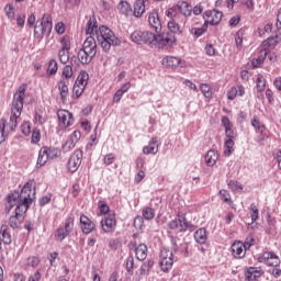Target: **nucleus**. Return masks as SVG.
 I'll list each match as a JSON object with an SVG mask.
<instances>
[{"instance_id": "obj_1", "label": "nucleus", "mask_w": 281, "mask_h": 281, "mask_svg": "<svg viewBox=\"0 0 281 281\" xmlns=\"http://www.w3.org/2000/svg\"><path fill=\"white\" fill-rule=\"evenodd\" d=\"M34 201V192L32 191V183L26 182L21 192H14L8 196L7 212L10 213L12 207H15V215L9 217V225L12 229H19L21 218L30 210V205Z\"/></svg>"}, {"instance_id": "obj_2", "label": "nucleus", "mask_w": 281, "mask_h": 281, "mask_svg": "<svg viewBox=\"0 0 281 281\" xmlns=\"http://www.w3.org/2000/svg\"><path fill=\"white\" fill-rule=\"evenodd\" d=\"M25 85L19 87L18 91L14 94L13 103L11 108V117L9 122L10 131H14L18 126L16 119L21 117V113L23 111V100H25Z\"/></svg>"}, {"instance_id": "obj_3", "label": "nucleus", "mask_w": 281, "mask_h": 281, "mask_svg": "<svg viewBox=\"0 0 281 281\" xmlns=\"http://www.w3.org/2000/svg\"><path fill=\"white\" fill-rule=\"evenodd\" d=\"M97 41L105 53L111 50L112 45L119 46L122 43L120 38L115 36V33H113L112 30L106 26L99 27V33H97Z\"/></svg>"}, {"instance_id": "obj_4", "label": "nucleus", "mask_w": 281, "mask_h": 281, "mask_svg": "<svg viewBox=\"0 0 281 281\" xmlns=\"http://www.w3.org/2000/svg\"><path fill=\"white\" fill-rule=\"evenodd\" d=\"M52 34V15L45 13L42 20H37L34 27V38L42 41L43 36H49Z\"/></svg>"}, {"instance_id": "obj_5", "label": "nucleus", "mask_w": 281, "mask_h": 281, "mask_svg": "<svg viewBox=\"0 0 281 281\" xmlns=\"http://www.w3.org/2000/svg\"><path fill=\"white\" fill-rule=\"evenodd\" d=\"M87 85H89V74L87 71H81L72 87V95H75V98H80V95L85 93Z\"/></svg>"}, {"instance_id": "obj_6", "label": "nucleus", "mask_w": 281, "mask_h": 281, "mask_svg": "<svg viewBox=\"0 0 281 281\" xmlns=\"http://www.w3.org/2000/svg\"><path fill=\"white\" fill-rule=\"evenodd\" d=\"M169 229H176L177 232H194V225L186 220V216L178 215V220L169 222Z\"/></svg>"}, {"instance_id": "obj_7", "label": "nucleus", "mask_w": 281, "mask_h": 281, "mask_svg": "<svg viewBox=\"0 0 281 281\" xmlns=\"http://www.w3.org/2000/svg\"><path fill=\"white\" fill-rule=\"evenodd\" d=\"M58 117V126L61 131L65 128H69V126H74V114L67 110H59L57 112Z\"/></svg>"}, {"instance_id": "obj_8", "label": "nucleus", "mask_w": 281, "mask_h": 281, "mask_svg": "<svg viewBox=\"0 0 281 281\" xmlns=\"http://www.w3.org/2000/svg\"><path fill=\"white\" fill-rule=\"evenodd\" d=\"M101 228L105 234H111L115 232L117 227V222L115 221V214L105 215L100 222Z\"/></svg>"}, {"instance_id": "obj_9", "label": "nucleus", "mask_w": 281, "mask_h": 281, "mask_svg": "<svg viewBox=\"0 0 281 281\" xmlns=\"http://www.w3.org/2000/svg\"><path fill=\"white\" fill-rule=\"evenodd\" d=\"M82 164V150L76 149L69 160H68V170L69 172H76L79 168L80 165Z\"/></svg>"}, {"instance_id": "obj_10", "label": "nucleus", "mask_w": 281, "mask_h": 281, "mask_svg": "<svg viewBox=\"0 0 281 281\" xmlns=\"http://www.w3.org/2000/svg\"><path fill=\"white\" fill-rule=\"evenodd\" d=\"M267 56H268V59L270 60V63L276 61L277 56L274 55V53H270L269 49L263 48L260 50L258 58L252 59L251 66L254 68L260 67V65H262L265 63V59L267 58Z\"/></svg>"}, {"instance_id": "obj_11", "label": "nucleus", "mask_w": 281, "mask_h": 281, "mask_svg": "<svg viewBox=\"0 0 281 281\" xmlns=\"http://www.w3.org/2000/svg\"><path fill=\"white\" fill-rule=\"evenodd\" d=\"M258 262H262L268 267H279L280 266V257H278L273 252H263L262 256L258 258Z\"/></svg>"}, {"instance_id": "obj_12", "label": "nucleus", "mask_w": 281, "mask_h": 281, "mask_svg": "<svg viewBox=\"0 0 281 281\" xmlns=\"http://www.w3.org/2000/svg\"><path fill=\"white\" fill-rule=\"evenodd\" d=\"M148 23L155 32H161V20L159 19V12L153 10L148 15Z\"/></svg>"}, {"instance_id": "obj_13", "label": "nucleus", "mask_w": 281, "mask_h": 281, "mask_svg": "<svg viewBox=\"0 0 281 281\" xmlns=\"http://www.w3.org/2000/svg\"><path fill=\"white\" fill-rule=\"evenodd\" d=\"M205 15L207 16L206 23L210 25H218L223 19V12L218 10L206 11Z\"/></svg>"}, {"instance_id": "obj_14", "label": "nucleus", "mask_w": 281, "mask_h": 281, "mask_svg": "<svg viewBox=\"0 0 281 281\" xmlns=\"http://www.w3.org/2000/svg\"><path fill=\"white\" fill-rule=\"evenodd\" d=\"M82 49L95 56L98 54V44L93 36H88L82 45Z\"/></svg>"}, {"instance_id": "obj_15", "label": "nucleus", "mask_w": 281, "mask_h": 281, "mask_svg": "<svg viewBox=\"0 0 281 281\" xmlns=\"http://www.w3.org/2000/svg\"><path fill=\"white\" fill-rule=\"evenodd\" d=\"M80 225L83 234H91L95 229V223H93L86 215L80 216Z\"/></svg>"}, {"instance_id": "obj_16", "label": "nucleus", "mask_w": 281, "mask_h": 281, "mask_svg": "<svg viewBox=\"0 0 281 281\" xmlns=\"http://www.w3.org/2000/svg\"><path fill=\"white\" fill-rule=\"evenodd\" d=\"M232 251L234 258H245V254H247V249L245 248L243 241H235L232 245Z\"/></svg>"}, {"instance_id": "obj_17", "label": "nucleus", "mask_w": 281, "mask_h": 281, "mask_svg": "<svg viewBox=\"0 0 281 281\" xmlns=\"http://www.w3.org/2000/svg\"><path fill=\"white\" fill-rule=\"evenodd\" d=\"M177 9L186 19L192 16V4L188 3L187 1H179L177 3Z\"/></svg>"}, {"instance_id": "obj_18", "label": "nucleus", "mask_w": 281, "mask_h": 281, "mask_svg": "<svg viewBox=\"0 0 281 281\" xmlns=\"http://www.w3.org/2000/svg\"><path fill=\"white\" fill-rule=\"evenodd\" d=\"M175 35L172 34H160L156 36V43H158V45H161L162 47H166L168 45H172V43H175Z\"/></svg>"}, {"instance_id": "obj_19", "label": "nucleus", "mask_w": 281, "mask_h": 281, "mask_svg": "<svg viewBox=\"0 0 281 281\" xmlns=\"http://www.w3.org/2000/svg\"><path fill=\"white\" fill-rule=\"evenodd\" d=\"M161 64L165 65V67H183L181 58L175 56H167L162 58Z\"/></svg>"}, {"instance_id": "obj_20", "label": "nucleus", "mask_w": 281, "mask_h": 281, "mask_svg": "<svg viewBox=\"0 0 281 281\" xmlns=\"http://www.w3.org/2000/svg\"><path fill=\"white\" fill-rule=\"evenodd\" d=\"M159 153V145H157V137L151 138L148 146L143 148L144 155H157Z\"/></svg>"}, {"instance_id": "obj_21", "label": "nucleus", "mask_w": 281, "mask_h": 281, "mask_svg": "<svg viewBox=\"0 0 281 281\" xmlns=\"http://www.w3.org/2000/svg\"><path fill=\"white\" fill-rule=\"evenodd\" d=\"M94 56L95 55H92L89 50H85V48H80L78 52V59L82 65H89V63L93 60Z\"/></svg>"}, {"instance_id": "obj_22", "label": "nucleus", "mask_w": 281, "mask_h": 281, "mask_svg": "<svg viewBox=\"0 0 281 281\" xmlns=\"http://www.w3.org/2000/svg\"><path fill=\"white\" fill-rule=\"evenodd\" d=\"M146 12V2L144 0H136L134 2V16L142 19V15Z\"/></svg>"}, {"instance_id": "obj_23", "label": "nucleus", "mask_w": 281, "mask_h": 281, "mask_svg": "<svg viewBox=\"0 0 281 281\" xmlns=\"http://www.w3.org/2000/svg\"><path fill=\"white\" fill-rule=\"evenodd\" d=\"M261 276H262V269L254 268V267H250L245 273L246 280H249V281L258 280V278H260Z\"/></svg>"}, {"instance_id": "obj_24", "label": "nucleus", "mask_w": 281, "mask_h": 281, "mask_svg": "<svg viewBox=\"0 0 281 281\" xmlns=\"http://www.w3.org/2000/svg\"><path fill=\"white\" fill-rule=\"evenodd\" d=\"M86 34H99L98 31V21L95 20V16H91L86 25Z\"/></svg>"}, {"instance_id": "obj_25", "label": "nucleus", "mask_w": 281, "mask_h": 281, "mask_svg": "<svg viewBox=\"0 0 281 281\" xmlns=\"http://www.w3.org/2000/svg\"><path fill=\"white\" fill-rule=\"evenodd\" d=\"M217 161H218V153H216V150H209L205 155L206 166L212 168L213 166H216Z\"/></svg>"}, {"instance_id": "obj_26", "label": "nucleus", "mask_w": 281, "mask_h": 281, "mask_svg": "<svg viewBox=\"0 0 281 281\" xmlns=\"http://www.w3.org/2000/svg\"><path fill=\"white\" fill-rule=\"evenodd\" d=\"M194 240L199 245H205L207 243V231L205 228H200L194 233Z\"/></svg>"}, {"instance_id": "obj_27", "label": "nucleus", "mask_w": 281, "mask_h": 281, "mask_svg": "<svg viewBox=\"0 0 281 281\" xmlns=\"http://www.w3.org/2000/svg\"><path fill=\"white\" fill-rule=\"evenodd\" d=\"M135 254H136V258L137 260H144L145 258L148 257V247L145 244H139L136 248H135Z\"/></svg>"}, {"instance_id": "obj_28", "label": "nucleus", "mask_w": 281, "mask_h": 281, "mask_svg": "<svg viewBox=\"0 0 281 281\" xmlns=\"http://www.w3.org/2000/svg\"><path fill=\"white\" fill-rule=\"evenodd\" d=\"M0 240H2L4 245H10L12 243V236L8 233V226L5 225H2L0 228Z\"/></svg>"}, {"instance_id": "obj_29", "label": "nucleus", "mask_w": 281, "mask_h": 281, "mask_svg": "<svg viewBox=\"0 0 281 281\" xmlns=\"http://www.w3.org/2000/svg\"><path fill=\"white\" fill-rule=\"evenodd\" d=\"M58 90L61 98V102H65V100H67V95H69V87H67V82L60 80L58 82Z\"/></svg>"}, {"instance_id": "obj_30", "label": "nucleus", "mask_w": 281, "mask_h": 281, "mask_svg": "<svg viewBox=\"0 0 281 281\" xmlns=\"http://www.w3.org/2000/svg\"><path fill=\"white\" fill-rule=\"evenodd\" d=\"M157 41V35L153 32L143 31V45H153Z\"/></svg>"}, {"instance_id": "obj_31", "label": "nucleus", "mask_w": 281, "mask_h": 281, "mask_svg": "<svg viewBox=\"0 0 281 281\" xmlns=\"http://www.w3.org/2000/svg\"><path fill=\"white\" fill-rule=\"evenodd\" d=\"M119 10L121 14H124L125 16L133 14V8L128 4L127 1H121L119 3Z\"/></svg>"}, {"instance_id": "obj_32", "label": "nucleus", "mask_w": 281, "mask_h": 281, "mask_svg": "<svg viewBox=\"0 0 281 281\" xmlns=\"http://www.w3.org/2000/svg\"><path fill=\"white\" fill-rule=\"evenodd\" d=\"M167 27L172 34H181L183 32L181 30V26L179 25V23H177V20L175 19H171L168 22Z\"/></svg>"}, {"instance_id": "obj_33", "label": "nucleus", "mask_w": 281, "mask_h": 281, "mask_svg": "<svg viewBox=\"0 0 281 281\" xmlns=\"http://www.w3.org/2000/svg\"><path fill=\"white\" fill-rule=\"evenodd\" d=\"M131 41L137 45H144V31H134L131 34Z\"/></svg>"}, {"instance_id": "obj_34", "label": "nucleus", "mask_w": 281, "mask_h": 281, "mask_svg": "<svg viewBox=\"0 0 281 281\" xmlns=\"http://www.w3.org/2000/svg\"><path fill=\"white\" fill-rule=\"evenodd\" d=\"M172 265H175V259H160V269L165 273H168L169 270L172 269Z\"/></svg>"}, {"instance_id": "obj_35", "label": "nucleus", "mask_w": 281, "mask_h": 281, "mask_svg": "<svg viewBox=\"0 0 281 281\" xmlns=\"http://www.w3.org/2000/svg\"><path fill=\"white\" fill-rule=\"evenodd\" d=\"M224 147L226 148L224 150L225 157H229L234 153V139L225 138Z\"/></svg>"}, {"instance_id": "obj_36", "label": "nucleus", "mask_w": 281, "mask_h": 281, "mask_svg": "<svg viewBox=\"0 0 281 281\" xmlns=\"http://www.w3.org/2000/svg\"><path fill=\"white\" fill-rule=\"evenodd\" d=\"M5 126H8V121L5 119L0 120V144L5 142V137H8V132L5 131Z\"/></svg>"}, {"instance_id": "obj_37", "label": "nucleus", "mask_w": 281, "mask_h": 281, "mask_svg": "<svg viewBox=\"0 0 281 281\" xmlns=\"http://www.w3.org/2000/svg\"><path fill=\"white\" fill-rule=\"evenodd\" d=\"M48 159L49 158H47V150L44 149V147L41 148L37 157V166H45Z\"/></svg>"}, {"instance_id": "obj_38", "label": "nucleus", "mask_w": 281, "mask_h": 281, "mask_svg": "<svg viewBox=\"0 0 281 281\" xmlns=\"http://www.w3.org/2000/svg\"><path fill=\"white\" fill-rule=\"evenodd\" d=\"M256 85H257V91L259 93H262V91H265V88L267 87V79H265L262 75H258Z\"/></svg>"}, {"instance_id": "obj_39", "label": "nucleus", "mask_w": 281, "mask_h": 281, "mask_svg": "<svg viewBox=\"0 0 281 281\" xmlns=\"http://www.w3.org/2000/svg\"><path fill=\"white\" fill-rule=\"evenodd\" d=\"M59 43L61 45L60 49L68 50L71 49V38L68 35L63 36L59 40Z\"/></svg>"}, {"instance_id": "obj_40", "label": "nucleus", "mask_w": 281, "mask_h": 281, "mask_svg": "<svg viewBox=\"0 0 281 281\" xmlns=\"http://www.w3.org/2000/svg\"><path fill=\"white\" fill-rule=\"evenodd\" d=\"M221 200L224 203H227L228 205H232V195L229 194V192L225 189L220 190L218 192Z\"/></svg>"}, {"instance_id": "obj_41", "label": "nucleus", "mask_w": 281, "mask_h": 281, "mask_svg": "<svg viewBox=\"0 0 281 281\" xmlns=\"http://www.w3.org/2000/svg\"><path fill=\"white\" fill-rule=\"evenodd\" d=\"M228 188L232 192H243V184L236 180H231L228 182Z\"/></svg>"}, {"instance_id": "obj_42", "label": "nucleus", "mask_w": 281, "mask_h": 281, "mask_svg": "<svg viewBox=\"0 0 281 281\" xmlns=\"http://www.w3.org/2000/svg\"><path fill=\"white\" fill-rule=\"evenodd\" d=\"M56 71H58V61H56L55 59H50L47 68V75L54 76Z\"/></svg>"}, {"instance_id": "obj_43", "label": "nucleus", "mask_w": 281, "mask_h": 281, "mask_svg": "<svg viewBox=\"0 0 281 281\" xmlns=\"http://www.w3.org/2000/svg\"><path fill=\"white\" fill-rule=\"evenodd\" d=\"M245 36V29L237 31L235 35V45L236 47H243V37Z\"/></svg>"}, {"instance_id": "obj_44", "label": "nucleus", "mask_w": 281, "mask_h": 281, "mask_svg": "<svg viewBox=\"0 0 281 281\" xmlns=\"http://www.w3.org/2000/svg\"><path fill=\"white\" fill-rule=\"evenodd\" d=\"M143 217L146 221H153V218H155V210L151 207L143 209Z\"/></svg>"}, {"instance_id": "obj_45", "label": "nucleus", "mask_w": 281, "mask_h": 281, "mask_svg": "<svg viewBox=\"0 0 281 281\" xmlns=\"http://www.w3.org/2000/svg\"><path fill=\"white\" fill-rule=\"evenodd\" d=\"M58 58L63 65H67V63H69V50L59 49Z\"/></svg>"}, {"instance_id": "obj_46", "label": "nucleus", "mask_w": 281, "mask_h": 281, "mask_svg": "<svg viewBox=\"0 0 281 281\" xmlns=\"http://www.w3.org/2000/svg\"><path fill=\"white\" fill-rule=\"evenodd\" d=\"M175 258V255L172 254V250L168 248H162L160 250V260H169Z\"/></svg>"}, {"instance_id": "obj_47", "label": "nucleus", "mask_w": 281, "mask_h": 281, "mask_svg": "<svg viewBox=\"0 0 281 281\" xmlns=\"http://www.w3.org/2000/svg\"><path fill=\"white\" fill-rule=\"evenodd\" d=\"M205 30H207V24H204L201 27L191 29V34H193V36H196V38H199V36H203V34H205Z\"/></svg>"}, {"instance_id": "obj_48", "label": "nucleus", "mask_w": 281, "mask_h": 281, "mask_svg": "<svg viewBox=\"0 0 281 281\" xmlns=\"http://www.w3.org/2000/svg\"><path fill=\"white\" fill-rule=\"evenodd\" d=\"M44 150H46V155L48 159H56L58 157V149L56 148H49V147H43Z\"/></svg>"}, {"instance_id": "obj_49", "label": "nucleus", "mask_w": 281, "mask_h": 281, "mask_svg": "<svg viewBox=\"0 0 281 281\" xmlns=\"http://www.w3.org/2000/svg\"><path fill=\"white\" fill-rule=\"evenodd\" d=\"M258 216H259L258 206H256V204H250V217L252 223H256Z\"/></svg>"}, {"instance_id": "obj_50", "label": "nucleus", "mask_w": 281, "mask_h": 281, "mask_svg": "<svg viewBox=\"0 0 281 281\" xmlns=\"http://www.w3.org/2000/svg\"><path fill=\"white\" fill-rule=\"evenodd\" d=\"M72 148H76V145L74 140L67 139V142L63 145L61 150L63 153H69V150H72Z\"/></svg>"}, {"instance_id": "obj_51", "label": "nucleus", "mask_w": 281, "mask_h": 281, "mask_svg": "<svg viewBox=\"0 0 281 281\" xmlns=\"http://www.w3.org/2000/svg\"><path fill=\"white\" fill-rule=\"evenodd\" d=\"M64 229H65L68 234H71V232H74V217H68V218L66 220Z\"/></svg>"}, {"instance_id": "obj_52", "label": "nucleus", "mask_w": 281, "mask_h": 281, "mask_svg": "<svg viewBox=\"0 0 281 281\" xmlns=\"http://www.w3.org/2000/svg\"><path fill=\"white\" fill-rule=\"evenodd\" d=\"M133 267H135V261L133 257H127L126 259V271L130 276H133Z\"/></svg>"}, {"instance_id": "obj_53", "label": "nucleus", "mask_w": 281, "mask_h": 281, "mask_svg": "<svg viewBox=\"0 0 281 281\" xmlns=\"http://www.w3.org/2000/svg\"><path fill=\"white\" fill-rule=\"evenodd\" d=\"M200 90L205 98H210L212 95V90L207 83H202Z\"/></svg>"}, {"instance_id": "obj_54", "label": "nucleus", "mask_w": 281, "mask_h": 281, "mask_svg": "<svg viewBox=\"0 0 281 281\" xmlns=\"http://www.w3.org/2000/svg\"><path fill=\"white\" fill-rule=\"evenodd\" d=\"M278 45V37H268L263 42V47H276Z\"/></svg>"}, {"instance_id": "obj_55", "label": "nucleus", "mask_w": 281, "mask_h": 281, "mask_svg": "<svg viewBox=\"0 0 281 281\" xmlns=\"http://www.w3.org/2000/svg\"><path fill=\"white\" fill-rule=\"evenodd\" d=\"M4 12L8 16V19H10L12 21V19H14V7L12 4H7L4 7Z\"/></svg>"}, {"instance_id": "obj_56", "label": "nucleus", "mask_w": 281, "mask_h": 281, "mask_svg": "<svg viewBox=\"0 0 281 281\" xmlns=\"http://www.w3.org/2000/svg\"><path fill=\"white\" fill-rule=\"evenodd\" d=\"M55 236L58 240H65V238L69 236V233L65 228H59L57 229V233Z\"/></svg>"}, {"instance_id": "obj_57", "label": "nucleus", "mask_w": 281, "mask_h": 281, "mask_svg": "<svg viewBox=\"0 0 281 281\" xmlns=\"http://www.w3.org/2000/svg\"><path fill=\"white\" fill-rule=\"evenodd\" d=\"M251 126H254V128H257V131H259L260 133L265 132V125L260 123V121H258L257 119H254L251 121Z\"/></svg>"}, {"instance_id": "obj_58", "label": "nucleus", "mask_w": 281, "mask_h": 281, "mask_svg": "<svg viewBox=\"0 0 281 281\" xmlns=\"http://www.w3.org/2000/svg\"><path fill=\"white\" fill-rule=\"evenodd\" d=\"M21 132L23 135H30V133H32V126L30 125V122H24L21 125Z\"/></svg>"}, {"instance_id": "obj_59", "label": "nucleus", "mask_w": 281, "mask_h": 281, "mask_svg": "<svg viewBox=\"0 0 281 281\" xmlns=\"http://www.w3.org/2000/svg\"><path fill=\"white\" fill-rule=\"evenodd\" d=\"M80 137H82V134L80 133V131H75L70 136L69 139L71 142H74V144H78V142H80Z\"/></svg>"}, {"instance_id": "obj_60", "label": "nucleus", "mask_w": 281, "mask_h": 281, "mask_svg": "<svg viewBox=\"0 0 281 281\" xmlns=\"http://www.w3.org/2000/svg\"><path fill=\"white\" fill-rule=\"evenodd\" d=\"M63 76L64 78H71V76H74V68H71V66L69 65L65 66L63 70Z\"/></svg>"}, {"instance_id": "obj_61", "label": "nucleus", "mask_w": 281, "mask_h": 281, "mask_svg": "<svg viewBox=\"0 0 281 281\" xmlns=\"http://www.w3.org/2000/svg\"><path fill=\"white\" fill-rule=\"evenodd\" d=\"M31 142L32 144H38V142H41V131L38 130L33 131Z\"/></svg>"}, {"instance_id": "obj_62", "label": "nucleus", "mask_w": 281, "mask_h": 281, "mask_svg": "<svg viewBox=\"0 0 281 281\" xmlns=\"http://www.w3.org/2000/svg\"><path fill=\"white\" fill-rule=\"evenodd\" d=\"M113 161H115V155L114 154H108L103 158V164H105V166H111V164H113Z\"/></svg>"}, {"instance_id": "obj_63", "label": "nucleus", "mask_w": 281, "mask_h": 281, "mask_svg": "<svg viewBox=\"0 0 281 281\" xmlns=\"http://www.w3.org/2000/svg\"><path fill=\"white\" fill-rule=\"evenodd\" d=\"M66 30V26H65V22H58L56 25H55V32L59 35H61Z\"/></svg>"}, {"instance_id": "obj_64", "label": "nucleus", "mask_w": 281, "mask_h": 281, "mask_svg": "<svg viewBox=\"0 0 281 281\" xmlns=\"http://www.w3.org/2000/svg\"><path fill=\"white\" fill-rule=\"evenodd\" d=\"M244 247L247 249H250L251 246L254 245V236H248L245 239V243H243Z\"/></svg>"}]
</instances>
